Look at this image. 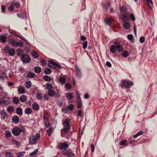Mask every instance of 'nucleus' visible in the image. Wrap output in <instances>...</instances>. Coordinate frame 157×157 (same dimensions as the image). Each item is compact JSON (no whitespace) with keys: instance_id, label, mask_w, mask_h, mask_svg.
Masks as SVG:
<instances>
[{"instance_id":"ea45409f","label":"nucleus","mask_w":157,"mask_h":157,"mask_svg":"<svg viewBox=\"0 0 157 157\" xmlns=\"http://www.w3.org/2000/svg\"><path fill=\"white\" fill-rule=\"evenodd\" d=\"M38 152V150L37 149H36L34 151L30 153V156L31 157H33Z\"/></svg>"},{"instance_id":"a878e982","label":"nucleus","mask_w":157,"mask_h":157,"mask_svg":"<svg viewBox=\"0 0 157 157\" xmlns=\"http://www.w3.org/2000/svg\"><path fill=\"white\" fill-rule=\"evenodd\" d=\"M35 76V74L32 72H29L28 73L27 77L29 78H34Z\"/></svg>"},{"instance_id":"39448f33","label":"nucleus","mask_w":157,"mask_h":157,"mask_svg":"<svg viewBox=\"0 0 157 157\" xmlns=\"http://www.w3.org/2000/svg\"><path fill=\"white\" fill-rule=\"evenodd\" d=\"M21 59L23 63H29L31 61V59L29 56L26 54H23L21 55Z\"/></svg>"},{"instance_id":"c03bdc74","label":"nucleus","mask_w":157,"mask_h":157,"mask_svg":"<svg viewBox=\"0 0 157 157\" xmlns=\"http://www.w3.org/2000/svg\"><path fill=\"white\" fill-rule=\"evenodd\" d=\"M5 135V136L8 138L10 137L11 136V132L10 131H6Z\"/></svg>"},{"instance_id":"423d86ee","label":"nucleus","mask_w":157,"mask_h":157,"mask_svg":"<svg viewBox=\"0 0 157 157\" xmlns=\"http://www.w3.org/2000/svg\"><path fill=\"white\" fill-rule=\"evenodd\" d=\"M59 91H57V93H56L55 91L53 90H49L48 91V96L53 97L54 95L57 98H59L60 96V94L59 93Z\"/></svg>"},{"instance_id":"5fc2aeb1","label":"nucleus","mask_w":157,"mask_h":157,"mask_svg":"<svg viewBox=\"0 0 157 157\" xmlns=\"http://www.w3.org/2000/svg\"><path fill=\"white\" fill-rule=\"evenodd\" d=\"M87 45V41H86L84 42L83 43V48L84 49H85Z\"/></svg>"},{"instance_id":"aec40b11","label":"nucleus","mask_w":157,"mask_h":157,"mask_svg":"<svg viewBox=\"0 0 157 157\" xmlns=\"http://www.w3.org/2000/svg\"><path fill=\"white\" fill-rule=\"evenodd\" d=\"M32 107L33 109L35 111H37L39 109V105L37 103H35L33 104Z\"/></svg>"},{"instance_id":"a18cd8bd","label":"nucleus","mask_w":157,"mask_h":157,"mask_svg":"<svg viewBox=\"0 0 157 157\" xmlns=\"http://www.w3.org/2000/svg\"><path fill=\"white\" fill-rule=\"evenodd\" d=\"M65 86L67 90L70 89L71 87V84L68 82L66 83L65 85Z\"/></svg>"},{"instance_id":"bb28decb","label":"nucleus","mask_w":157,"mask_h":157,"mask_svg":"<svg viewBox=\"0 0 157 157\" xmlns=\"http://www.w3.org/2000/svg\"><path fill=\"white\" fill-rule=\"evenodd\" d=\"M43 78L46 81L49 82L51 81V78L48 76L47 75H44L43 76Z\"/></svg>"},{"instance_id":"72a5a7b5","label":"nucleus","mask_w":157,"mask_h":157,"mask_svg":"<svg viewBox=\"0 0 157 157\" xmlns=\"http://www.w3.org/2000/svg\"><path fill=\"white\" fill-rule=\"evenodd\" d=\"M46 88L48 90H51L52 88V86L49 82H47L46 84Z\"/></svg>"},{"instance_id":"58836bf2","label":"nucleus","mask_w":157,"mask_h":157,"mask_svg":"<svg viewBox=\"0 0 157 157\" xmlns=\"http://www.w3.org/2000/svg\"><path fill=\"white\" fill-rule=\"evenodd\" d=\"M31 54L34 58L37 59L38 58V54L35 51L31 53Z\"/></svg>"},{"instance_id":"6e6552de","label":"nucleus","mask_w":157,"mask_h":157,"mask_svg":"<svg viewBox=\"0 0 157 157\" xmlns=\"http://www.w3.org/2000/svg\"><path fill=\"white\" fill-rule=\"evenodd\" d=\"M122 84H123V86L125 88L128 89L133 85V83L132 82H129V81L128 80L127 81H123Z\"/></svg>"},{"instance_id":"f257e3e1","label":"nucleus","mask_w":157,"mask_h":157,"mask_svg":"<svg viewBox=\"0 0 157 157\" xmlns=\"http://www.w3.org/2000/svg\"><path fill=\"white\" fill-rule=\"evenodd\" d=\"M12 132L14 135L18 136L21 134V132L23 133L24 132H25V129L23 127L21 128L15 127L12 129Z\"/></svg>"},{"instance_id":"b1692460","label":"nucleus","mask_w":157,"mask_h":157,"mask_svg":"<svg viewBox=\"0 0 157 157\" xmlns=\"http://www.w3.org/2000/svg\"><path fill=\"white\" fill-rule=\"evenodd\" d=\"M17 56H21V55L23 54V50L21 48H18L17 50Z\"/></svg>"},{"instance_id":"e2e57ef3","label":"nucleus","mask_w":157,"mask_h":157,"mask_svg":"<svg viewBox=\"0 0 157 157\" xmlns=\"http://www.w3.org/2000/svg\"><path fill=\"white\" fill-rule=\"evenodd\" d=\"M146 1L147 3V5L149 7H151V6L150 5V4H152L153 2L151 0H146Z\"/></svg>"},{"instance_id":"2f4dec72","label":"nucleus","mask_w":157,"mask_h":157,"mask_svg":"<svg viewBox=\"0 0 157 157\" xmlns=\"http://www.w3.org/2000/svg\"><path fill=\"white\" fill-rule=\"evenodd\" d=\"M127 38L130 41L131 43H133L134 42V40L133 39V36L132 34H128L127 36Z\"/></svg>"},{"instance_id":"412c9836","label":"nucleus","mask_w":157,"mask_h":157,"mask_svg":"<svg viewBox=\"0 0 157 157\" xmlns=\"http://www.w3.org/2000/svg\"><path fill=\"white\" fill-rule=\"evenodd\" d=\"M14 110V107L10 105L7 108V111L9 113H12Z\"/></svg>"},{"instance_id":"a211bd4d","label":"nucleus","mask_w":157,"mask_h":157,"mask_svg":"<svg viewBox=\"0 0 157 157\" xmlns=\"http://www.w3.org/2000/svg\"><path fill=\"white\" fill-rule=\"evenodd\" d=\"M123 27L126 29H129L130 27V24L129 21L124 22L123 25Z\"/></svg>"},{"instance_id":"0eeeda50","label":"nucleus","mask_w":157,"mask_h":157,"mask_svg":"<svg viewBox=\"0 0 157 157\" xmlns=\"http://www.w3.org/2000/svg\"><path fill=\"white\" fill-rule=\"evenodd\" d=\"M57 146L58 147L59 149L61 150L67 148L69 147V145L66 142H64L63 143H59L58 144Z\"/></svg>"},{"instance_id":"3c124183","label":"nucleus","mask_w":157,"mask_h":157,"mask_svg":"<svg viewBox=\"0 0 157 157\" xmlns=\"http://www.w3.org/2000/svg\"><path fill=\"white\" fill-rule=\"evenodd\" d=\"M1 12H2L5 13H6L5 10H6V7L5 6L2 5H1Z\"/></svg>"},{"instance_id":"c756f323","label":"nucleus","mask_w":157,"mask_h":157,"mask_svg":"<svg viewBox=\"0 0 157 157\" xmlns=\"http://www.w3.org/2000/svg\"><path fill=\"white\" fill-rule=\"evenodd\" d=\"M128 144H127L126 142V140H122L120 142L119 145V146H121V145H127Z\"/></svg>"},{"instance_id":"c85d7f7f","label":"nucleus","mask_w":157,"mask_h":157,"mask_svg":"<svg viewBox=\"0 0 157 157\" xmlns=\"http://www.w3.org/2000/svg\"><path fill=\"white\" fill-rule=\"evenodd\" d=\"M6 36H1L0 37V41L2 43L6 42Z\"/></svg>"},{"instance_id":"c9c22d12","label":"nucleus","mask_w":157,"mask_h":157,"mask_svg":"<svg viewBox=\"0 0 157 157\" xmlns=\"http://www.w3.org/2000/svg\"><path fill=\"white\" fill-rule=\"evenodd\" d=\"M25 86L27 88H29L31 87V82L30 81H28L25 83Z\"/></svg>"},{"instance_id":"2eb2a0df","label":"nucleus","mask_w":157,"mask_h":157,"mask_svg":"<svg viewBox=\"0 0 157 157\" xmlns=\"http://www.w3.org/2000/svg\"><path fill=\"white\" fill-rule=\"evenodd\" d=\"M37 141V140L36 139L34 136H32L29 139V142L30 144H35Z\"/></svg>"},{"instance_id":"864d4df0","label":"nucleus","mask_w":157,"mask_h":157,"mask_svg":"<svg viewBox=\"0 0 157 157\" xmlns=\"http://www.w3.org/2000/svg\"><path fill=\"white\" fill-rule=\"evenodd\" d=\"M24 153L23 152H18L17 155V157H22L24 155Z\"/></svg>"},{"instance_id":"774afa93","label":"nucleus","mask_w":157,"mask_h":157,"mask_svg":"<svg viewBox=\"0 0 157 157\" xmlns=\"http://www.w3.org/2000/svg\"><path fill=\"white\" fill-rule=\"evenodd\" d=\"M0 113L1 115L6 113V110L4 109L2 110L0 112Z\"/></svg>"},{"instance_id":"9b49d317","label":"nucleus","mask_w":157,"mask_h":157,"mask_svg":"<svg viewBox=\"0 0 157 157\" xmlns=\"http://www.w3.org/2000/svg\"><path fill=\"white\" fill-rule=\"evenodd\" d=\"M56 80L57 82L63 84H65L66 81V78L63 76H61L58 78H56Z\"/></svg>"},{"instance_id":"6e6d98bb","label":"nucleus","mask_w":157,"mask_h":157,"mask_svg":"<svg viewBox=\"0 0 157 157\" xmlns=\"http://www.w3.org/2000/svg\"><path fill=\"white\" fill-rule=\"evenodd\" d=\"M68 152L69 151L68 149H65L63 151L62 153L64 155H66Z\"/></svg>"},{"instance_id":"f704fd0d","label":"nucleus","mask_w":157,"mask_h":157,"mask_svg":"<svg viewBox=\"0 0 157 157\" xmlns=\"http://www.w3.org/2000/svg\"><path fill=\"white\" fill-rule=\"evenodd\" d=\"M51 70L48 68H46L44 70V73L46 75H48L51 73Z\"/></svg>"},{"instance_id":"8fccbe9b","label":"nucleus","mask_w":157,"mask_h":157,"mask_svg":"<svg viewBox=\"0 0 157 157\" xmlns=\"http://www.w3.org/2000/svg\"><path fill=\"white\" fill-rule=\"evenodd\" d=\"M68 110L67 107H64L62 109V111L63 112L65 113H68Z\"/></svg>"},{"instance_id":"bf43d9fd","label":"nucleus","mask_w":157,"mask_h":157,"mask_svg":"<svg viewBox=\"0 0 157 157\" xmlns=\"http://www.w3.org/2000/svg\"><path fill=\"white\" fill-rule=\"evenodd\" d=\"M7 115L6 114L1 115V118L2 120H5L6 118H7Z\"/></svg>"},{"instance_id":"20e7f679","label":"nucleus","mask_w":157,"mask_h":157,"mask_svg":"<svg viewBox=\"0 0 157 157\" xmlns=\"http://www.w3.org/2000/svg\"><path fill=\"white\" fill-rule=\"evenodd\" d=\"M4 51L6 53H8V55L11 56H13L16 53L15 49L13 48H10L8 45L5 46Z\"/></svg>"},{"instance_id":"13d9d810","label":"nucleus","mask_w":157,"mask_h":157,"mask_svg":"<svg viewBox=\"0 0 157 157\" xmlns=\"http://www.w3.org/2000/svg\"><path fill=\"white\" fill-rule=\"evenodd\" d=\"M47 95V94H44L43 98L44 100H48L49 99V98Z\"/></svg>"},{"instance_id":"ddd939ff","label":"nucleus","mask_w":157,"mask_h":157,"mask_svg":"<svg viewBox=\"0 0 157 157\" xmlns=\"http://www.w3.org/2000/svg\"><path fill=\"white\" fill-rule=\"evenodd\" d=\"M129 14L128 12L126 13V14L124 13L122 14V20L124 22L129 21V18L128 16Z\"/></svg>"},{"instance_id":"f03ea898","label":"nucleus","mask_w":157,"mask_h":157,"mask_svg":"<svg viewBox=\"0 0 157 157\" xmlns=\"http://www.w3.org/2000/svg\"><path fill=\"white\" fill-rule=\"evenodd\" d=\"M70 120L69 119H66L64 121L63 124L65 125L61 131H63L64 132H68L70 128L71 127L70 124Z\"/></svg>"},{"instance_id":"052dcab7","label":"nucleus","mask_w":157,"mask_h":157,"mask_svg":"<svg viewBox=\"0 0 157 157\" xmlns=\"http://www.w3.org/2000/svg\"><path fill=\"white\" fill-rule=\"evenodd\" d=\"M14 6L12 5H11L10 6L8 7V10H9L11 11H12L14 10Z\"/></svg>"},{"instance_id":"37998d69","label":"nucleus","mask_w":157,"mask_h":157,"mask_svg":"<svg viewBox=\"0 0 157 157\" xmlns=\"http://www.w3.org/2000/svg\"><path fill=\"white\" fill-rule=\"evenodd\" d=\"M7 76V75L6 73L4 72H3L1 73V74L0 75V78L3 79L4 78H5Z\"/></svg>"},{"instance_id":"7ed1b4c3","label":"nucleus","mask_w":157,"mask_h":157,"mask_svg":"<svg viewBox=\"0 0 157 157\" xmlns=\"http://www.w3.org/2000/svg\"><path fill=\"white\" fill-rule=\"evenodd\" d=\"M10 43L13 47L19 46L21 48H23L24 46V44L21 40L17 42L14 39H12L11 41H10Z\"/></svg>"},{"instance_id":"09e8293b","label":"nucleus","mask_w":157,"mask_h":157,"mask_svg":"<svg viewBox=\"0 0 157 157\" xmlns=\"http://www.w3.org/2000/svg\"><path fill=\"white\" fill-rule=\"evenodd\" d=\"M127 8L125 6H123L120 8V11L124 13H126Z\"/></svg>"},{"instance_id":"1a4fd4ad","label":"nucleus","mask_w":157,"mask_h":157,"mask_svg":"<svg viewBox=\"0 0 157 157\" xmlns=\"http://www.w3.org/2000/svg\"><path fill=\"white\" fill-rule=\"evenodd\" d=\"M76 77L80 78L82 77V73L80 68L77 66H76Z\"/></svg>"},{"instance_id":"338daca9","label":"nucleus","mask_w":157,"mask_h":157,"mask_svg":"<svg viewBox=\"0 0 157 157\" xmlns=\"http://www.w3.org/2000/svg\"><path fill=\"white\" fill-rule=\"evenodd\" d=\"M90 147L91 148V152H94L95 148L94 145L93 144H91Z\"/></svg>"},{"instance_id":"4d7b16f0","label":"nucleus","mask_w":157,"mask_h":157,"mask_svg":"<svg viewBox=\"0 0 157 157\" xmlns=\"http://www.w3.org/2000/svg\"><path fill=\"white\" fill-rule=\"evenodd\" d=\"M145 38L143 36H141L140 38V43H143L145 41Z\"/></svg>"},{"instance_id":"dca6fc26","label":"nucleus","mask_w":157,"mask_h":157,"mask_svg":"<svg viewBox=\"0 0 157 157\" xmlns=\"http://www.w3.org/2000/svg\"><path fill=\"white\" fill-rule=\"evenodd\" d=\"M18 92L19 94H22L25 93V90L23 86H20L18 89Z\"/></svg>"},{"instance_id":"393cba45","label":"nucleus","mask_w":157,"mask_h":157,"mask_svg":"<svg viewBox=\"0 0 157 157\" xmlns=\"http://www.w3.org/2000/svg\"><path fill=\"white\" fill-rule=\"evenodd\" d=\"M13 102L15 104H18L19 103V100L17 97H15L13 99Z\"/></svg>"},{"instance_id":"4be33fe9","label":"nucleus","mask_w":157,"mask_h":157,"mask_svg":"<svg viewBox=\"0 0 157 157\" xmlns=\"http://www.w3.org/2000/svg\"><path fill=\"white\" fill-rule=\"evenodd\" d=\"M34 71L37 74H39L40 73L41 69V67H36L34 68Z\"/></svg>"},{"instance_id":"e433bc0d","label":"nucleus","mask_w":157,"mask_h":157,"mask_svg":"<svg viewBox=\"0 0 157 157\" xmlns=\"http://www.w3.org/2000/svg\"><path fill=\"white\" fill-rule=\"evenodd\" d=\"M121 54L122 56L124 57H127L129 56V53L127 51H123Z\"/></svg>"},{"instance_id":"4c0bfd02","label":"nucleus","mask_w":157,"mask_h":157,"mask_svg":"<svg viewBox=\"0 0 157 157\" xmlns=\"http://www.w3.org/2000/svg\"><path fill=\"white\" fill-rule=\"evenodd\" d=\"M117 50L119 52H120L122 51L123 50V47L121 45H119L116 47Z\"/></svg>"},{"instance_id":"473e14b6","label":"nucleus","mask_w":157,"mask_h":157,"mask_svg":"<svg viewBox=\"0 0 157 157\" xmlns=\"http://www.w3.org/2000/svg\"><path fill=\"white\" fill-rule=\"evenodd\" d=\"M36 97L38 100H41L43 97L42 94L41 93H37L36 94Z\"/></svg>"},{"instance_id":"cd10ccee","label":"nucleus","mask_w":157,"mask_h":157,"mask_svg":"<svg viewBox=\"0 0 157 157\" xmlns=\"http://www.w3.org/2000/svg\"><path fill=\"white\" fill-rule=\"evenodd\" d=\"M117 50V47L115 45H112L110 48V52L113 53H115L116 50Z\"/></svg>"},{"instance_id":"49530a36","label":"nucleus","mask_w":157,"mask_h":157,"mask_svg":"<svg viewBox=\"0 0 157 157\" xmlns=\"http://www.w3.org/2000/svg\"><path fill=\"white\" fill-rule=\"evenodd\" d=\"M6 157H13V154L11 152H7L5 153Z\"/></svg>"},{"instance_id":"4468645a","label":"nucleus","mask_w":157,"mask_h":157,"mask_svg":"<svg viewBox=\"0 0 157 157\" xmlns=\"http://www.w3.org/2000/svg\"><path fill=\"white\" fill-rule=\"evenodd\" d=\"M56 63L52 60H49L48 61V66L50 67L56 68Z\"/></svg>"},{"instance_id":"f3484780","label":"nucleus","mask_w":157,"mask_h":157,"mask_svg":"<svg viewBox=\"0 0 157 157\" xmlns=\"http://www.w3.org/2000/svg\"><path fill=\"white\" fill-rule=\"evenodd\" d=\"M16 113L18 115L21 116L22 114V110L21 107L17 108L16 109Z\"/></svg>"},{"instance_id":"a19ab883","label":"nucleus","mask_w":157,"mask_h":157,"mask_svg":"<svg viewBox=\"0 0 157 157\" xmlns=\"http://www.w3.org/2000/svg\"><path fill=\"white\" fill-rule=\"evenodd\" d=\"M53 129L51 127L47 130V132L48 136H50L51 135Z\"/></svg>"},{"instance_id":"79ce46f5","label":"nucleus","mask_w":157,"mask_h":157,"mask_svg":"<svg viewBox=\"0 0 157 157\" xmlns=\"http://www.w3.org/2000/svg\"><path fill=\"white\" fill-rule=\"evenodd\" d=\"M66 96L69 99H71L73 98V96L71 92H69L66 94Z\"/></svg>"},{"instance_id":"69168bd1","label":"nucleus","mask_w":157,"mask_h":157,"mask_svg":"<svg viewBox=\"0 0 157 157\" xmlns=\"http://www.w3.org/2000/svg\"><path fill=\"white\" fill-rule=\"evenodd\" d=\"M13 4L17 8H18L20 7V5L18 2H15L13 3Z\"/></svg>"},{"instance_id":"6ab92c4d","label":"nucleus","mask_w":157,"mask_h":157,"mask_svg":"<svg viewBox=\"0 0 157 157\" xmlns=\"http://www.w3.org/2000/svg\"><path fill=\"white\" fill-rule=\"evenodd\" d=\"M27 97L26 96L23 95L20 97L19 100L22 102H25L26 101Z\"/></svg>"},{"instance_id":"0e129e2a","label":"nucleus","mask_w":157,"mask_h":157,"mask_svg":"<svg viewBox=\"0 0 157 157\" xmlns=\"http://www.w3.org/2000/svg\"><path fill=\"white\" fill-rule=\"evenodd\" d=\"M40 62L42 65H45L47 63L46 60L44 59H41Z\"/></svg>"},{"instance_id":"680f3d73","label":"nucleus","mask_w":157,"mask_h":157,"mask_svg":"<svg viewBox=\"0 0 157 157\" xmlns=\"http://www.w3.org/2000/svg\"><path fill=\"white\" fill-rule=\"evenodd\" d=\"M73 153L71 152H68L66 155L67 157H73Z\"/></svg>"},{"instance_id":"f8f14e48","label":"nucleus","mask_w":157,"mask_h":157,"mask_svg":"<svg viewBox=\"0 0 157 157\" xmlns=\"http://www.w3.org/2000/svg\"><path fill=\"white\" fill-rule=\"evenodd\" d=\"M12 120L14 124H17L19 122L20 119L17 115H15L12 117Z\"/></svg>"},{"instance_id":"5701e85b","label":"nucleus","mask_w":157,"mask_h":157,"mask_svg":"<svg viewBox=\"0 0 157 157\" xmlns=\"http://www.w3.org/2000/svg\"><path fill=\"white\" fill-rule=\"evenodd\" d=\"M112 20V19H109L108 18H105L104 19L105 23L109 25H110L111 24Z\"/></svg>"},{"instance_id":"7c9ffc66","label":"nucleus","mask_w":157,"mask_h":157,"mask_svg":"<svg viewBox=\"0 0 157 157\" xmlns=\"http://www.w3.org/2000/svg\"><path fill=\"white\" fill-rule=\"evenodd\" d=\"M32 109L30 108H26L25 109V113L27 114H30L32 112Z\"/></svg>"},{"instance_id":"de8ad7c7","label":"nucleus","mask_w":157,"mask_h":157,"mask_svg":"<svg viewBox=\"0 0 157 157\" xmlns=\"http://www.w3.org/2000/svg\"><path fill=\"white\" fill-rule=\"evenodd\" d=\"M68 109L69 110H73L74 108V107L72 104H70L67 106Z\"/></svg>"},{"instance_id":"603ef678","label":"nucleus","mask_w":157,"mask_h":157,"mask_svg":"<svg viewBox=\"0 0 157 157\" xmlns=\"http://www.w3.org/2000/svg\"><path fill=\"white\" fill-rule=\"evenodd\" d=\"M130 19L133 21H135L136 18L133 13H131L130 14Z\"/></svg>"},{"instance_id":"9d476101","label":"nucleus","mask_w":157,"mask_h":157,"mask_svg":"<svg viewBox=\"0 0 157 157\" xmlns=\"http://www.w3.org/2000/svg\"><path fill=\"white\" fill-rule=\"evenodd\" d=\"M61 135L63 137H65L66 138L68 139L72 135V133L71 132H64L63 131H61Z\"/></svg>"}]
</instances>
